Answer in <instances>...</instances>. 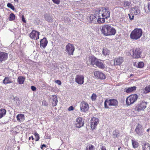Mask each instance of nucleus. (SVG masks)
<instances>
[{
    "mask_svg": "<svg viewBox=\"0 0 150 150\" xmlns=\"http://www.w3.org/2000/svg\"><path fill=\"white\" fill-rule=\"evenodd\" d=\"M142 34V31L141 29L136 28L132 31L130 38L132 39L137 40L140 38Z\"/></svg>",
    "mask_w": 150,
    "mask_h": 150,
    "instance_id": "f257e3e1",
    "label": "nucleus"
},
{
    "mask_svg": "<svg viewBox=\"0 0 150 150\" xmlns=\"http://www.w3.org/2000/svg\"><path fill=\"white\" fill-rule=\"evenodd\" d=\"M115 30L108 25H104V35L105 36L115 35Z\"/></svg>",
    "mask_w": 150,
    "mask_h": 150,
    "instance_id": "f03ea898",
    "label": "nucleus"
},
{
    "mask_svg": "<svg viewBox=\"0 0 150 150\" xmlns=\"http://www.w3.org/2000/svg\"><path fill=\"white\" fill-rule=\"evenodd\" d=\"M138 96L137 94H132L127 97L126 100L127 106H129L134 103L137 100Z\"/></svg>",
    "mask_w": 150,
    "mask_h": 150,
    "instance_id": "7ed1b4c3",
    "label": "nucleus"
},
{
    "mask_svg": "<svg viewBox=\"0 0 150 150\" xmlns=\"http://www.w3.org/2000/svg\"><path fill=\"white\" fill-rule=\"evenodd\" d=\"M147 105V102L145 101L141 102L136 105L135 108V110L138 112H139L141 110H144L146 108Z\"/></svg>",
    "mask_w": 150,
    "mask_h": 150,
    "instance_id": "20e7f679",
    "label": "nucleus"
},
{
    "mask_svg": "<svg viewBox=\"0 0 150 150\" xmlns=\"http://www.w3.org/2000/svg\"><path fill=\"white\" fill-rule=\"evenodd\" d=\"M74 50V47L73 44L69 43L66 46L65 51L69 55L73 54Z\"/></svg>",
    "mask_w": 150,
    "mask_h": 150,
    "instance_id": "39448f33",
    "label": "nucleus"
},
{
    "mask_svg": "<svg viewBox=\"0 0 150 150\" xmlns=\"http://www.w3.org/2000/svg\"><path fill=\"white\" fill-rule=\"evenodd\" d=\"M130 12L132 14L135 15L142 16L143 15V13L141 12L139 8L138 7L135 6L132 8L130 10Z\"/></svg>",
    "mask_w": 150,
    "mask_h": 150,
    "instance_id": "423d86ee",
    "label": "nucleus"
},
{
    "mask_svg": "<svg viewBox=\"0 0 150 150\" xmlns=\"http://www.w3.org/2000/svg\"><path fill=\"white\" fill-rule=\"evenodd\" d=\"M90 122L91 128L92 129H93L96 128L99 123V120L98 118L93 117L91 118Z\"/></svg>",
    "mask_w": 150,
    "mask_h": 150,
    "instance_id": "0eeeda50",
    "label": "nucleus"
},
{
    "mask_svg": "<svg viewBox=\"0 0 150 150\" xmlns=\"http://www.w3.org/2000/svg\"><path fill=\"white\" fill-rule=\"evenodd\" d=\"M40 33L33 30L29 34V37L32 40H37L39 38Z\"/></svg>",
    "mask_w": 150,
    "mask_h": 150,
    "instance_id": "6e6552de",
    "label": "nucleus"
},
{
    "mask_svg": "<svg viewBox=\"0 0 150 150\" xmlns=\"http://www.w3.org/2000/svg\"><path fill=\"white\" fill-rule=\"evenodd\" d=\"M75 81L80 85L83 84L84 82V77L83 75H77L75 78Z\"/></svg>",
    "mask_w": 150,
    "mask_h": 150,
    "instance_id": "1a4fd4ad",
    "label": "nucleus"
},
{
    "mask_svg": "<svg viewBox=\"0 0 150 150\" xmlns=\"http://www.w3.org/2000/svg\"><path fill=\"white\" fill-rule=\"evenodd\" d=\"M80 108L81 111L86 112L89 108L88 105L85 102L82 101L80 103Z\"/></svg>",
    "mask_w": 150,
    "mask_h": 150,
    "instance_id": "9d476101",
    "label": "nucleus"
},
{
    "mask_svg": "<svg viewBox=\"0 0 150 150\" xmlns=\"http://www.w3.org/2000/svg\"><path fill=\"white\" fill-rule=\"evenodd\" d=\"M98 59L95 57H91L88 58L86 61V63L88 65H96Z\"/></svg>",
    "mask_w": 150,
    "mask_h": 150,
    "instance_id": "9b49d317",
    "label": "nucleus"
},
{
    "mask_svg": "<svg viewBox=\"0 0 150 150\" xmlns=\"http://www.w3.org/2000/svg\"><path fill=\"white\" fill-rule=\"evenodd\" d=\"M84 124V122L82 118L81 117H79L76 119L75 125L76 127L79 128L83 126Z\"/></svg>",
    "mask_w": 150,
    "mask_h": 150,
    "instance_id": "f8f14e48",
    "label": "nucleus"
},
{
    "mask_svg": "<svg viewBox=\"0 0 150 150\" xmlns=\"http://www.w3.org/2000/svg\"><path fill=\"white\" fill-rule=\"evenodd\" d=\"M135 132L136 134L139 135H141L142 134L143 129H142V126L138 123L135 130Z\"/></svg>",
    "mask_w": 150,
    "mask_h": 150,
    "instance_id": "ddd939ff",
    "label": "nucleus"
},
{
    "mask_svg": "<svg viewBox=\"0 0 150 150\" xmlns=\"http://www.w3.org/2000/svg\"><path fill=\"white\" fill-rule=\"evenodd\" d=\"M8 57V55L7 53L6 52H0V62H2L3 61H5L7 59Z\"/></svg>",
    "mask_w": 150,
    "mask_h": 150,
    "instance_id": "4468645a",
    "label": "nucleus"
},
{
    "mask_svg": "<svg viewBox=\"0 0 150 150\" xmlns=\"http://www.w3.org/2000/svg\"><path fill=\"white\" fill-rule=\"evenodd\" d=\"M123 62L122 57H118L114 59V64L116 65H120Z\"/></svg>",
    "mask_w": 150,
    "mask_h": 150,
    "instance_id": "2eb2a0df",
    "label": "nucleus"
},
{
    "mask_svg": "<svg viewBox=\"0 0 150 150\" xmlns=\"http://www.w3.org/2000/svg\"><path fill=\"white\" fill-rule=\"evenodd\" d=\"M141 51L139 48H137L134 51H133V56L134 58H138L140 57Z\"/></svg>",
    "mask_w": 150,
    "mask_h": 150,
    "instance_id": "dca6fc26",
    "label": "nucleus"
},
{
    "mask_svg": "<svg viewBox=\"0 0 150 150\" xmlns=\"http://www.w3.org/2000/svg\"><path fill=\"white\" fill-rule=\"evenodd\" d=\"M48 43V41L46 38H44L42 39L40 41V47H42L43 48H45Z\"/></svg>",
    "mask_w": 150,
    "mask_h": 150,
    "instance_id": "f3484780",
    "label": "nucleus"
},
{
    "mask_svg": "<svg viewBox=\"0 0 150 150\" xmlns=\"http://www.w3.org/2000/svg\"><path fill=\"white\" fill-rule=\"evenodd\" d=\"M142 146L143 150H150V144L145 141H143L142 143Z\"/></svg>",
    "mask_w": 150,
    "mask_h": 150,
    "instance_id": "a211bd4d",
    "label": "nucleus"
},
{
    "mask_svg": "<svg viewBox=\"0 0 150 150\" xmlns=\"http://www.w3.org/2000/svg\"><path fill=\"white\" fill-rule=\"evenodd\" d=\"M94 75L97 78L100 79H103V74L98 71H95L94 72Z\"/></svg>",
    "mask_w": 150,
    "mask_h": 150,
    "instance_id": "6ab92c4d",
    "label": "nucleus"
},
{
    "mask_svg": "<svg viewBox=\"0 0 150 150\" xmlns=\"http://www.w3.org/2000/svg\"><path fill=\"white\" fill-rule=\"evenodd\" d=\"M105 13H104V23L105 22V18L107 19L110 16V13L108 10V8L105 7Z\"/></svg>",
    "mask_w": 150,
    "mask_h": 150,
    "instance_id": "aec40b11",
    "label": "nucleus"
},
{
    "mask_svg": "<svg viewBox=\"0 0 150 150\" xmlns=\"http://www.w3.org/2000/svg\"><path fill=\"white\" fill-rule=\"evenodd\" d=\"M17 120L20 122H23L25 120V116L23 114H19L16 116Z\"/></svg>",
    "mask_w": 150,
    "mask_h": 150,
    "instance_id": "412c9836",
    "label": "nucleus"
},
{
    "mask_svg": "<svg viewBox=\"0 0 150 150\" xmlns=\"http://www.w3.org/2000/svg\"><path fill=\"white\" fill-rule=\"evenodd\" d=\"M136 87L135 86L128 88H126L124 89L125 91L127 93H129L135 91L136 89Z\"/></svg>",
    "mask_w": 150,
    "mask_h": 150,
    "instance_id": "4be33fe9",
    "label": "nucleus"
},
{
    "mask_svg": "<svg viewBox=\"0 0 150 150\" xmlns=\"http://www.w3.org/2000/svg\"><path fill=\"white\" fill-rule=\"evenodd\" d=\"M52 96L53 100L52 105L53 106H55L57 105L58 102L57 96L55 95H52Z\"/></svg>",
    "mask_w": 150,
    "mask_h": 150,
    "instance_id": "5701e85b",
    "label": "nucleus"
},
{
    "mask_svg": "<svg viewBox=\"0 0 150 150\" xmlns=\"http://www.w3.org/2000/svg\"><path fill=\"white\" fill-rule=\"evenodd\" d=\"M109 106H116L117 105L118 103L117 101L115 99H110Z\"/></svg>",
    "mask_w": 150,
    "mask_h": 150,
    "instance_id": "b1692460",
    "label": "nucleus"
},
{
    "mask_svg": "<svg viewBox=\"0 0 150 150\" xmlns=\"http://www.w3.org/2000/svg\"><path fill=\"white\" fill-rule=\"evenodd\" d=\"M13 81H12L11 79L9 77H5L3 81V83L4 84H8L13 83Z\"/></svg>",
    "mask_w": 150,
    "mask_h": 150,
    "instance_id": "393cba45",
    "label": "nucleus"
},
{
    "mask_svg": "<svg viewBox=\"0 0 150 150\" xmlns=\"http://www.w3.org/2000/svg\"><path fill=\"white\" fill-rule=\"evenodd\" d=\"M112 136L114 138H116L120 136L119 131L117 130H115L113 132Z\"/></svg>",
    "mask_w": 150,
    "mask_h": 150,
    "instance_id": "a878e982",
    "label": "nucleus"
},
{
    "mask_svg": "<svg viewBox=\"0 0 150 150\" xmlns=\"http://www.w3.org/2000/svg\"><path fill=\"white\" fill-rule=\"evenodd\" d=\"M25 78L22 76H19L18 78V82L19 84H22L23 83Z\"/></svg>",
    "mask_w": 150,
    "mask_h": 150,
    "instance_id": "bb28decb",
    "label": "nucleus"
},
{
    "mask_svg": "<svg viewBox=\"0 0 150 150\" xmlns=\"http://www.w3.org/2000/svg\"><path fill=\"white\" fill-rule=\"evenodd\" d=\"M96 65L100 68L102 69L103 68V64L101 61L100 59H98Z\"/></svg>",
    "mask_w": 150,
    "mask_h": 150,
    "instance_id": "cd10ccee",
    "label": "nucleus"
},
{
    "mask_svg": "<svg viewBox=\"0 0 150 150\" xmlns=\"http://www.w3.org/2000/svg\"><path fill=\"white\" fill-rule=\"evenodd\" d=\"M6 113V111L5 109H0V119L1 118L5 115Z\"/></svg>",
    "mask_w": 150,
    "mask_h": 150,
    "instance_id": "c85d7f7f",
    "label": "nucleus"
},
{
    "mask_svg": "<svg viewBox=\"0 0 150 150\" xmlns=\"http://www.w3.org/2000/svg\"><path fill=\"white\" fill-rule=\"evenodd\" d=\"M94 146L91 144H89L87 145L86 147V150H95Z\"/></svg>",
    "mask_w": 150,
    "mask_h": 150,
    "instance_id": "c756f323",
    "label": "nucleus"
},
{
    "mask_svg": "<svg viewBox=\"0 0 150 150\" xmlns=\"http://www.w3.org/2000/svg\"><path fill=\"white\" fill-rule=\"evenodd\" d=\"M132 141L133 147L134 148H137L139 146L138 142L133 140H132Z\"/></svg>",
    "mask_w": 150,
    "mask_h": 150,
    "instance_id": "7c9ffc66",
    "label": "nucleus"
},
{
    "mask_svg": "<svg viewBox=\"0 0 150 150\" xmlns=\"http://www.w3.org/2000/svg\"><path fill=\"white\" fill-rule=\"evenodd\" d=\"M15 16L13 13H11L8 17V19L10 21H12L15 20Z\"/></svg>",
    "mask_w": 150,
    "mask_h": 150,
    "instance_id": "2f4dec72",
    "label": "nucleus"
},
{
    "mask_svg": "<svg viewBox=\"0 0 150 150\" xmlns=\"http://www.w3.org/2000/svg\"><path fill=\"white\" fill-rule=\"evenodd\" d=\"M90 20L92 21V23L94 22L93 21H95L97 20V18L94 15L91 14L90 16Z\"/></svg>",
    "mask_w": 150,
    "mask_h": 150,
    "instance_id": "473e14b6",
    "label": "nucleus"
},
{
    "mask_svg": "<svg viewBox=\"0 0 150 150\" xmlns=\"http://www.w3.org/2000/svg\"><path fill=\"white\" fill-rule=\"evenodd\" d=\"M110 100L106 99L104 103V106L105 107V108H109V107H108V105L109 106V103H110Z\"/></svg>",
    "mask_w": 150,
    "mask_h": 150,
    "instance_id": "72a5a7b5",
    "label": "nucleus"
},
{
    "mask_svg": "<svg viewBox=\"0 0 150 150\" xmlns=\"http://www.w3.org/2000/svg\"><path fill=\"white\" fill-rule=\"evenodd\" d=\"M102 18H100V17H98V19L97 20V21L99 23H102L103 22V14H102ZM99 17V16H98Z\"/></svg>",
    "mask_w": 150,
    "mask_h": 150,
    "instance_id": "f704fd0d",
    "label": "nucleus"
},
{
    "mask_svg": "<svg viewBox=\"0 0 150 150\" xmlns=\"http://www.w3.org/2000/svg\"><path fill=\"white\" fill-rule=\"evenodd\" d=\"M123 3L122 4L123 7H125L127 6H129L130 4V2L128 1H124Z\"/></svg>",
    "mask_w": 150,
    "mask_h": 150,
    "instance_id": "c9c22d12",
    "label": "nucleus"
},
{
    "mask_svg": "<svg viewBox=\"0 0 150 150\" xmlns=\"http://www.w3.org/2000/svg\"><path fill=\"white\" fill-rule=\"evenodd\" d=\"M150 92V85L146 86L144 90V92L145 93H147Z\"/></svg>",
    "mask_w": 150,
    "mask_h": 150,
    "instance_id": "e433bc0d",
    "label": "nucleus"
},
{
    "mask_svg": "<svg viewBox=\"0 0 150 150\" xmlns=\"http://www.w3.org/2000/svg\"><path fill=\"white\" fill-rule=\"evenodd\" d=\"M110 53V51L107 48L104 49V55H108Z\"/></svg>",
    "mask_w": 150,
    "mask_h": 150,
    "instance_id": "4c0bfd02",
    "label": "nucleus"
},
{
    "mask_svg": "<svg viewBox=\"0 0 150 150\" xmlns=\"http://www.w3.org/2000/svg\"><path fill=\"white\" fill-rule=\"evenodd\" d=\"M7 6L9 8H10L13 11H14L15 10V8L14 6L10 3H8L7 4Z\"/></svg>",
    "mask_w": 150,
    "mask_h": 150,
    "instance_id": "58836bf2",
    "label": "nucleus"
},
{
    "mask_svg": "<svg viewBox=\"0 0 150 150\" xmlns=\"http://www.w3.org/2000/svg\"><path fill=\"white\" fill-rule=\"evenodd\" d=\"M97 98L96 95L94 93H93L91 97V98L92 101H95L96 100Z\"/></svg>",
    "mask_w": 150,
    "mask_h": 150,
    "instance_id": "ea45409f",
    "label": "nucleus"
},
{
    "mask_svg": "<svg viewBox=\"0 0 150 150\" xmlns=\"http://www.w3.org/2000/svg\"><path fill=\"white\" fill-rule=\"evenodd\" d=\"M34 135L35 137V141H38L40 139L39 134L37 132H35L34 134Z\"/></svg>",
    "mask_w": 150,
    "mask_h": 150,
    "instance_id": "a19ab883",
    "label": "nucleus"
},
{
    "mask_svg": "<svg viewBox=\"0 0 150 150\" xmlns=\"http://www.w3.org/2000/svg\"><path fill=\"white\" fill-rule=\"evenodd\" d=\"M138 67L139 68H142L144 67V64L142 62H139L138 63Z\"/></svg>",
    "mask_w": 150,
    "mask_h": 150,
    "instance_id": "79ce46f5",
    "label": "nucleus"
},
{
    "mask_svg": "<svg viewBox=\"0 0 150 150\" xmlns=\"http://www.w3.org/2000/svg\"><path fill=\"white\" fill-rule=\"evenodd\" d=\"M54 3L57 4H59L60 2V0H52Z\"/></svg>",
    "mask_w": 150,
    "mask_h": 150,
    "instance_id": "37998d69",
    "label": "nucleus"
},
{
    "mask_svg": "<svg viewBox=\"0 0 150 150\" xmlns=\"http://www.w3.org/2000/svg\"><path fill=\"white\" fill-rule=\"evenodd\" d=\"M128 16L129 17V18L130 20H132L134 19V16L133 14V15H132V17L131 16V15L130 14H129Z\"/></svg>",
    "mask_w": 150,
    "mask_h": 150,
    "instance_id": "c03bdc74",
    "label": "nucleus"
},
{
    "mask_svg": "<svg viewBox=\"0 0 150 150\" xmlns=\"http://www.w3.org/2000/svg\"><path fill=\"white\" fill-rule=\"evenodd\" d=\"M14 99L15 100H16L18 101V104L19 105L20 103V101L19 98L18 97L16 96L14 98Z\"/></svg>",
    "mask_w": 150,
    "mask_h": 150,
    "instance_id": "a18cd8bd",
    "label": "nucleus"
},
{
    "mask_svg": "<svg viewBox=\"0 0 150 150\" xmlns=\"http://www.w3.org/2000/svg\"><path fill=\"white\" fill-rule=\"evenodd\" d=\"M55 83L58 84L59 85H60L61 84V82L59 80H56L55 81Z\"/></svg>",
    "mask_w": 150,
    "mask_h": 150,
    "instance_id": "49530a36",
    "label": "nucleus"
},
{
    "mask_svg": "<svg viewBox=\"0 0 150 150\" xmlns=\"http://www.w3.org/2000/svg\"><path fill=\"white\" fill-rule=\"evenodd\" d=\"M22 20L24 22V23H25L26 22V21L25 20V19L24 18V15H22Z\"/></svg>",
    "mask_w": 150,
    "mask_h": 150,
    "instance_id": "de8ad7c7",
    "label": "nucleus"
},
{
    "mask_svg": "<svg viewBox=\"0 0 150 150\" xmlns=\"http://www.w3.org/2000/svg\"><path fill=\"white\" fill-rule=\"evenodd\" d=\"M74 109V108L72 106L69 107L68 108V110L69 111L73 110Z\"/></svg>",
    "mask_w": 150,
    "mask_h": 150,
    "instance_id": "09e8293b",
    "label": "nucleus"
},
{
    "mask_svg": "<svg viewBox=\"0 0 150 150\" xmlns=\"http://www.w3.org/2000/svg\"><path fill=\"white\" fill-rule=\"evenodd\" d=\"M31 89L33 91H35L36 90V88L34 86H31Z\"/></svg>",
    "mask_w": 150,
    "mask_h": 150,
    "instance_id": "8fccbe9b",
    "label": "nucleus"
},
{
    "mask_svg": "<svg viewBox=\"0 0 150 150\" xmlns=\"http://www.w3.org/2000/svg\"><path fill=\"white\" fill-rule=\"evenodd\" d=\"M46 145L45 144H43V145H41V146L40 147V148L42 149H43V147H45V148L46 147Z\"/></svg>",
    "mask_w": 150,
    "mask_h": 150,
    "instance_id": "3c124183",
    "label": "nucleus"
},
{
    "mask_svg": "<svg viewBox=\"0 0 150 150\" xmlns=\"http://www.w3.org/2000/svg\"><path fill=\"white\" fill-rule=\"evenodd\" d=\"M148 8L149 11H150V2L148 3Z\"/></svg>",
    "mask_w": 150,
    "mask_h": 150,
    "instance_id": "603ef678",
    "label": "nucleus"
},
{
    "mask_svg": "<svg viewBox=\"0 0 150 150\" xmlns=\"http://www.w3.org/2000/svg\"><path fill=\"white\" fill-rule=\"evenodd\" d=\"M51 136H46L45 138L47 139H50L51 138Z\"/></svg>",
    "mask_w": 150,
    "mask_h": 150,
    "instance_id": "864d4df0",
    "label": "nucleus"
},
{
    "mask_svg": "<svg viewBox=\"0 0 150 150\" xmlns=\"http://www.w3.org/2000/svg\"><path fill=\"white\" fill-rule=\"evenodd\" d=\"M31 138L32 140L34 139V138L33 136H31Z\"/></svg>",
    "mask_w": 150,
    "mask_h": 150,
    "instance_id": "5fc2aeb1",
    "label": "nucleus"
},
{
    "mask_svg": "<svg viewBox=\"0 0 150 150\" xmlns=\"http://www.w3.org/2000/svg\"><path fill=\"white\" fill-rule=\"evenodd\" d=\"M150 129V128H149L147 129L146 131L147 132H148L149 131Z\"/></svg>",
    "mask_w": 150,
    "mask_h": 150,
    "instance_id": "6e6d98bb",
    "label": "nucleus"
},
{
    "mask_svg": "<svg viewBox=\"0 0 150 150\" xmlns=\"http://www.w3.org/2000/svg\"><path fill=\"white\" fill-rule=\"evenodd\" d=\"M103 27L101 29V31L102 32V33H103Z\"/></svg>",
    "mask_w": 150,
    "mask_h": 150,
    "instance_id": "4d7b16f0",
    "label": "nucleus"
},
{
    "mask_svg": "<svg viewBox=\"0 0 150 150\" xmlns=\"http://www.w3.org/2000/svg\"><path fill=\"white\" fill-rule=\"evenodd\" d=\"M105 79V76L104 75V78H103V79Z\"/></svg>",
    "mask_w": 150,
    "mask_h": 150,
    "instance_id": "13d9d810",
    "label": "nucleus"
},
{
    "mask_svg": "<svg viewBox=\"0 0 150 150\" xmlns=\"http://www.w3.org/2000/svg\"><path fill=\"white\" fill-rule=\"evenodd\" d=\"M30 139H31V136L29 138V140H30Z\"/></svg>",
    "mask_w": 150,
    "mask_h": 150,
    "instance_id": "bf43d9fd",
    "label": "nucleus"
},
{
    "mask_svg": "<svg viewBox=\"0 0 150 150\" xmlns=\"http://www.w3.org/2000/svg\"><path fill=\"white\" fill-rule=\"evenodd\" d=\"M101 150H103V146L102 147Z\"/></svg>",
    "mask_w": 150,
    "mask_h": 150,
    "instance_id": "052dcab7",
    "label": "nucleus"
},
{
    "mask_svg": "<svg viewBox=\"0 0 150 150\" xmlns=\"http://www.w3.org/2000/svg\"><path fill=\"white\" fill-rule=\"evenodd\" d=\"M121 147H119V148H118V150H120V148Z\"/></svg>",
    "mask_w": 150,
    "mask_h": 150,
    "instance_id": "680f3d73",
    "label": "nucleus"
},
{
    "mask_svg": "<svg viewBox=\"0 0 150 150\" xmlns=\"http://www.w3.org/2000/svg\"><path fill=\"white\" fill-rule=\"evenodd\" d=\"M104 150H106L104 148Z\"/></svg>",
    "mask_w": 150,
    "mask_h": 150,
    "instance_id": "e2e57ef3",
    "label": "nucleus"
},
{
    "mask_svg": "<svg viewBox=\"0 0 150 150\" xmlns=\"http://www.w3.org/2000/svg\"><path fill=\"white\" fill-rule=\"evenodd\" d=\"M132 74H131V75H130V76H132Z\"/></svg>",
    "mask_w": 150,
    "mask_h": 150,
    "instance_id": "0e129e2a",
    "label": "nucleus"
},
{
    "mask_svg": "<svg viewBox=\"0 0 150 150\" xmlns=\"http://www.w3.org/2000/svg\"><path fill=\"white\" fill-rule=\"evenodd\" d=\"M102 52H103V50L102 51Z\"/></svg>",
    "mask_w": 150,
    "mask_h": 150,
    "instance_id": "69168bd1",
    "label": "nucleus"
}]
</instances>
